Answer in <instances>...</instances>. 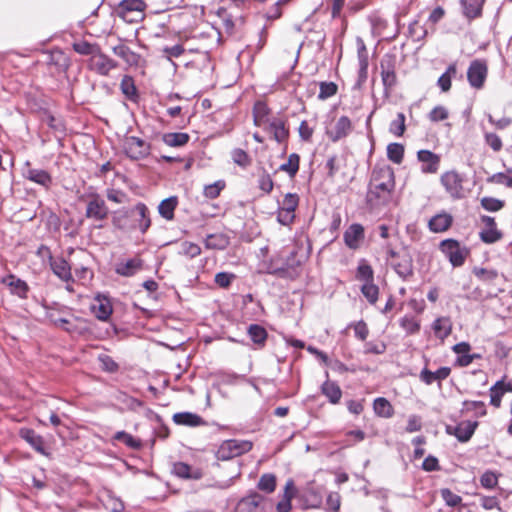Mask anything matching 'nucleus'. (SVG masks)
<instances>
[{
	"mask_svg": "<svg viewBox=\"0 0 512 512\" xmlns=\"http://www.w3.org/2000/svg\"><path fill=\"white\" fill-rule=\"evenodd\" d=\"M295 495L293 480H288L285 485L283 500L277 504L278 512H289L291 509V499Z\"/></svg>",
	"mask_w": 512,
	"mask_h": 512,
	"instance_id": "nucleus-29",
	"label": "nucleus"
},
{
	"mask_svg": "<svg viewBox=\"0 0 512 512\" xmlns=\"http://www.w3.org/2000/svg\"><path fill=\"white\" fill-rule=\"evenodd\" d=\"M2 282L11 289L12 293L22 298L26 297L28 292V285L25 281L17 278L14 275H8L3 279Z\"/></svg>",
	"mask_w": 512,
	"mask_h": 512,
	"instance_id": "nucleus-25",
	"label": "nucleus"
},
{
	"mask_svg": "<svg viewBox=\"0 0 512 512\" xmlns=\"http://www.w3.org/2000/svg\"><path fill=\"white\" fill-rule=\"evenodd\" d=\"M39 253L48 254L50 257V266L54 274L57 275L63 281H69L72 277L71 268L67 261L63 258L53 259L50 255V251L46 246L39 248Z\"/></svg>",
	"mask_w": 512,
	"mask_h": 512,
	"instance_id": "nucleus-10",
	"label": "nucleus"
},
{
	"mask_svg": "<svg viewBox=\"0 0 512 512\" xmlns=\"http://www.w3.org/2000/svg\"><path fill=\"white\" fill-rule=\"evenodd\" d=\"M361 291L370 303L374 304L377 301L379 289L373 282L364 283Z\"/></svg>",
	"mask_w": 512,
	"mask_h": 512,
	"instance_id": "nucleus-49",
	"label": "nucleus"
},
{
	"mask_svg": "<svg viewBox=\"0 0 512 512\" xmlns=\"http://www.w3.org/2000/svg\"><path fill=\"white\" fill-rule=\"evenodd\" d=\"M91 310L101 321L108 320L113 311L110 300L107 297L101 295H98L94 298L91 305Z\"/></svg>",
	"mask_w": 512,
	"mask_h": 512,
	"instance_id": "nucleus-14",
	"label": "nucleus"
},
{
	"mask_svg": "<svg viewBox=\"0 0 512 512\" xmlns=\"http://www.w3.org/2000/svg\"><path fill=\"white\" fill-rule=\"evenodd\" d=\"M300 158L297 154H290L286 163L280 166V170L287 172L291 177H294L299 169Z\"/></svg>",
	"mask_w": 512,
	"mask_h": 512,
	"instance_id": "nucleus-42",
	"label": "nucleus"
},
{
	"mask_svg": "<svg viewBox=\"0 0 512 512\" xmlns=\"http://www.w3.org/2000/svg\"><path fill=\"white\" fill-rule=\"evenodd\" d=\"M299 198L296 194L293 193H287L284 196L283 203L281 209H284L288 212L294 213L298 206Z\"/></svg>",
	"mask_w": 512,
	"mask_h": 512,
	"instance_id": "nucleus-60",
	"label": "nucleus"
},
{
	"mask_svg": "<svg viewBox=\"0 0 512 512\" xmlns=\"http://www.w3.org/2000/svg\"><path fill=\"white\" fill-rule=\"evenodd\" d=\"M357 278L364 283L373 282V270L367 263H361L357 269Z\"/></svg>",
	"mask_w": 512,
	"mask_h": 512,
	"instance_id": "nucleus-55",
	"label": "nucleus"
},
{
	"mask_svg": "<svg viewBox=\"0 0 512 512\" xmlns=\"http://www.w3.org/2000/svg\"><path fill=\"white\" fill-rule=\"evenodd\" d=\"M453 218L449 213L442 212L429 220V228L432 232L441 233L450 228Z\"/></svg>",
	"mask_w": 512,
	"mask_h": 512,
	"instance_id": "nucleus-21",
	"label": "nucleus"
},
{
	"mask_svg": "<svg viewBox=\"0 0 512 512\" xmlns=\"http://www.w3.org/2000/svg\"><path fill=\"white\" fill-rule=\"evenodd\" d=\"M352 130V123L347 116L340 117L334 127L327 131V135L333 142L346 137Z\"/></svg>",
	"mask_w": 512,
	"mask_h": 512,
	"instance_id": "nucleus-16",
	"label": "nucleus"
},
{
	"mask_svg": "<svg viewBox=\"0 0 512 512\" xmlns=\"http://www.w3.org/2000/svg\"><path fill=\"white\" fill-rule=\"evenodd\" d=\"M163 141L166 145L171 147H180L185 145L189 141V135L187 133H167L163 135Z\"/></svg>",
	"mask_w": 512,
	"mask_h": 512,
	"instance_id": "nucleus-36",
	"label": "nucleus"
},
{
	"mask_svg": "<svg viewBox=\"0 0 512 512\" xmlns=\"http://www.w3.org/2000/svg\"><path fill=\"white\" fill-rule=\"evenodd\" d=\"M321 391L332 404H337L342 396L340 387L335 382L328 380L322 384Z\"/></svg>",
	"mask_w": 512,
	"mask_h": 512,
	"instance_id": "nucleus-30",
	"label": "nucleus"
},
{
	"mask_svg": "<svg viewBox=\"0 0 512 512\" xmlns=\"http://www.w3.org/2000/svg\"><path fill=\"white\" fill-rule=\"evenodd\" d=\"M251 449L250 441L228 440L221 445L219 455L222 459H230L249 452Z\"/></svg>",
	"mask_w": 512,
	"mask_h": 512,
	"instance_id": "nucleus-7",
	"label": "nucleus"
},
{
	"mask_svg": "<svg viewBox=\"0 0 512 512\" xmlns=\"http://www.w3.org/2000/svg\"><path fill=\"white\" fill-rule=\"evenodd\" d=\"M448 118V111L444 106H436L429 113V119L432 122L442 121Z\"/></svg>",
	"mask_w": 512,
	"mask_h": 512,
	"instance_id": "nucleus-62",
	"label": "nucleus"
},
{
	"mask_svg": "<svg viewBox=\"0 0 512 512\" xmlns=\"http://www.w3.org/2000/svg\"><path fill=\"white\" fill-rule=\"evenodd\" d=\"M231 157L235 164H237L243 168L248 167L252 162V160H251L250 156L247 154V152L242 149H239V148L234 149L232 151Z\"/></svg>",
	"mask_w": 512,
	"mask_h": 512,
	"instance_id": "nucleus-46",
	"label": "nucleus"
},
{
	"mask_svg": "<svg viewBox=\"0 0 512 512\" xmlns=\"http://www.w3.org/2000/svg\"><path fill=\"white\" fill-rule=\"evenodd\" d=\"M485 0H461L466 17L473 19L480 16Z\"/></svg>",
	"mask_w": 512,
	"mask_h": 512,
	"instance_id": "nucleus-31",
	"label": "nucleus"
},
{
	"mask_svg": "<svg viewBox=\"0 0 512 512\" xmlns=\"http://www.w3.org/2000/svg\"><path fill=\"white\" fill-rule=\"evenodd\" d=\"M487 71L485 62L480 60L472 61L467 71V79L470 85L476 89L482 88L487 77Z\"/></svg>",
	"mask_w": 512,
	"mask_h": 512,
	"instance_id": "nucleus-8",
	"label": "nucleus"
},
{
	"mask_svg": "<svg viewBox=\"0 0 512 512\" xmlns=\"http://www.w3.org/2000/svg\"><path fill=\"white\" fill-rule=\"evenodd\" d=\"M112 52L117 57L121 58L128 66H138L141 56L132 51L128 46L119 43L112 47Z\"/></svg>",
	"mask_w": 512,
	"mask_h": 512,
	"instance_id": "nucleus-17",
	"label": "nucleus"
},
{
	"mask_svg": "<svg viewBox=\"0 0 512 512\" xmlns=\"http://www.w3.org/2000/svg\"><path fill=\"white\" fill-rule=\"evenodd\" d=\"M114 439L120 442H123L128 447L133 449H138L141 446V441L139 439L134 438L132 435L119 431L115 434Z\"/></svg>",
	"mask_w": 512,
	"mask_h": 512,
	"instance_id": "nucleus-47",
	"label": "nucleus"
},
{
	"mask_svg": "<svg viewBox=\"0 0 512 512\" xmlns=\"http://www.w3.org/2000/svg\"><path fill=\"white\" fill-rule=\"evenodd\" d=\"M503 385V380L498 381L493 385L490 389V403L495 406L496 408H499L501 405V398L503 396V391L501 390V386Z\"/></svg>",
	"mask_w": 512,
	"mask_h": 512,
	"instance_id": "nucleus-53",
	"label": "nucleus"
},
{
	"mask_svg": "<svg viewBox=\"0 0 512 512\" xmlns=\"http://www.w3.org/2000/svg\"><path fill=\"white\" fill-rule=\"evenodd\" d=\"M401 327L408 333V334H415L420 329V324L418 321H416L413 317L405 316L401 319Z\"/></svg>",
	"mask_w": 512,
	"mask_h": 512,
	"instance_id": "nucleus-56",
	"label": "nucleus"
},
{
	"mask_svg": "<svg viewBox=\"0 0 512 512\" xmlns=\"http://www.w3.org/2000/svg\"><path fill=\"white\" fill-rule=\"evenodd\" d=\"M120 88L122 93L128 98V99H135L137 97V89L134 83V80L130 76H124L120 83Z\"/></svg>",
	"mask_w": 512,
	"mask_h": 512,
	"instance_id": "nucleus-41",
	"label": "nucleus"
},
{
	"mask_svg": "<svg viewBox=\"0 0 512 512\" xmlns=\"http://www.w3.org/2000/svg\"><path fill=\"white\" fill-rule=\"evenodd\" d=\"M418 160L422 163L421 171L425 174H434L440 166V156L429 151L420 150L417 153Z\"/></svg>",
	"mask_w": 512,
	"mask_h": 512,
	"instance_id": "nucleus-11",
	"label": "nucleus"
},
{
	"mask_svg": "<svg viewBox=\"0 0 512 512\" xmlns=\"http://www.w3.org/2000/svg\"><path fill=\"white\" fill-rule=\"evenodd\" d=\"M478 422L476 421H462L457 426H447L446 432L449 435H454L460 442H467L474 434Z\"/></svg>",
	"mask_w": 512,
	"mask_h": 512,
	"instance_id": "nucleus-9",
	"label": "nucleus"
},
{
	"mask_svg": "<svg viewBox=\"0 0 512 512\" xmlns=\"http://www.w3.org/2000/svg\"><path fill=\"white\" fill-rule=\"evenodd\" d=\"M74 50L81 55H91L95 54L100 48L92 45L86 41H81L73 44Z\"/></svg>",
	"mask_w": 512,
	"mask_h": 512,
	"instance_id": "nucleus-50",
	"label": "nucleus"
},
{
	"mask_svg": "<svg viewBox=\"0 0 512 512\" xmlns=\"http://www.w3.org/2000/svg\"><path fill=\"white\" fill-rule=\"evenodd\" d=\"M108 215V208L105 205L104 200L100 198L92 199L86 209V216L95 220H103Z\"/></svg>",
	"mask_w": 512,
	"mask_h": 512,
	"instance_id": "nucleus-20",
	"label": "nucleus"
},
{
	"mask_svg": "<svg viewBox=\"0 0 512 512\" xmlns=\"http://www.w3.org/2000/svg\"><path fill=\"white\" fill-rule=\"evenodd\" d=\"M337 89V85L334 82H321L318 97L322 100L330 98L337 93Z\"/></svg>",
	"mask_w": 512,
	"mask_h": 512,
	"instance_id": "nucleus-54",
	"label": "nucleus"
},
{
	"mask_svg": "<svg viewBox=\"0 0 512 512\" xmlns=\"http://www.w3.org/2000/svg\"><path fill=\"white\" fill-rule=\"evenodd\" d=\"M358 60H359V67H361L363 70L368 69V54L366 46L362 39L358 38Z\"/></svg>",
	"mask_w": 512,
	"mask_h": 512,
	"instance_id": "nucleus-61",
	"label": "nucleus"
},
{
	"mask_svg": "<svg viewBox=\"0 0 512 512\" xmlns=\"http://www.w3.org/2000/svg\"><path fill=\"white\" fill-rule=\"evenodd\" d=\"M225 187L224 181H216L213 184L207 185L204 188V195L207 198L214 199L219 196L222 189Z\"/></svg>",
	"mask_w": 512,
	"mask_h": 512,
	"instance_id": "nucleus-57",
	"label": "nucleus"
},
{
	"mask_svg": "<svg viewBox=\"0 0 512 512\" xmlns=\"http://www.w3.org/2000/svg\"><path fill=\"white\" fill-rule=\"evenodd\" d=\"M123 148L128 157L134 160L143 159L149 155L150 145L136 136H127L123 140Z\"/></svg>",
	"mask_w": 512,
	"mask_h": 512,
	"instance_id": "nucleus-2",
	"label": "nucleus"
},
{
	"mask_svg": "<svg viewBox=\"0 0 512 512\" xmlns=\"http://www.w3.org/2000/svg\"><path fill=\"white\" fill-rule=\"evenodd\" d=\"M173 421L178 425L196 427L204 423L203 419L191 412H180L173 415Z\"/></svg>",
	"mask_w": 512,
	"mask_h": 512,
	"instance_id": "nucleus-26",
	"label": "nucleus"
},
{
	"mask_svg": "<svg viewBox=\"0 0 512 512\" xmlns=\"http://www.w3.org/2000/svg\"><path fill=\"white\" fill-rule=\"evenodd\" d=\"M456 74H457L456 65L450 64L448 66L447 70L445 71V73H443L439 77L437 84L443 92H447L450 90L452 78L455 77Z\"/></svg>",
	"mask_w": 512,
	"mask_h": 512,
	"instance_id": "nucleus-35",
	"label": "nucleus"
},
{
	"mask_svg": "<svg viewBox=\"0 0 512 512\" xmlns=\"http://www.w3.org/2000/svg\"><path fill=\"white\" fill-rule=\"evenodd\" d=\"M228 244V237L223 234H211L208 235L205 240V246L207 249L223 250L228 246Z\"/></svg>",
	"mask_w": 512,
	"mask_h": 512,
	"instance_id": "nucleus-34",
	"label": "nucleus"
},
{
	"mask_svg": "<svg viewBox=\"0 0 512 512\" xmlns=\"http://www.w3.org/2000/svg\"><path fill=\"white\" fill-rule=\"evenodd\" d=\"M130 214L134 218V221L137 222L139 230L142 233H145L151 225V219L147 206L144 203H138L130 210Z\"/></svg>",
	"mask_w": 512,
	"mask_h": 512,
	"instance_id": "nucleus-13",
	"label": "nucleus"
},
{
	"mask_svg": "<svg viewBox=\"0 0 512 512\" xmlns=\"http://www.w3.org/2000/svg\"><path fill=\"white\" fill-rule=\"evenodd\" d=\"M404 156V146L399 143H390L387 146V157L396 164H400Z\"/></svg>",
	"mask_w": 512,
	"mask_h": 512,
	"instance_id": "nucleus-40",
	"label": "nucleus"
},
{
	"mask_svg": "<svg viewBox=\"0 0 512 512\" xmlns=\"http://www.w3.org/2000/svg\"><path fill=\"white\" fill-rule=\"evenodd\" d=\"M172 472L176 476H178L180 478H185V479H190V478L199 479L201 477V473L198 470L192 471L191 466H189L188 464H186L184 462L174 463Z\"/></svg>",
	"mask_w": 512,
	"mask_h": 512,
	"instance_id": "nucleus-32",
	"label": "nucleus"
},
{
	"mask_svg": "<svg viewBox=\"0 0 512 512\" xmlns=\"http://www.w3.org/2000/svg\"><path fill=\"white\" fill-rule=\"evenodd\" d=\"M473 273L479 280L487 283H493L498 277L497 271L493 269L475 267Z\"/></svg>",
	"mask_w": 512,
	"mask_h": 512,
	"instance_id": "nucleus-43",
	"label": "nucleus"
},
{
	"mask_svg": "<svg viewBox=\"0 0 512 512\" xmlns=\"http://www.w3.org/2000/svg\"><path fill=\"white\" fill-rule=\"evenodd\" d=\"M446 192L455 199L463 196V179L456 171H447L440 178Z\"/></svg>",
	"mask_w": 512,
	"mask_h": 512,
	"instance_id": "nucleus-5",
	"label": "nucleus"
},
{
	"mask_svg": "<svg viewBox=\"0 0 512 512\" xmlns=\"http://www.w3.org/2000/svg\"><path fill=\"white\" fill-rule=\"evenodd\" d=\"M177 203V198L174 196L162 200L158 206L159 214L166 220H172Z\"/></svg>",
	"mask_w": 512,
	"mask_h": 512,
	"instance_id": "nucleus-33",
	"label": "nucleus"
},
{
	"mask_svg": "<svg viewBox=\"0 0 512 512\" xmlns=\"http://www.w3.org/2000/svg\"><path fill=\"white\" fill-rule=\"evenodd\" d=\"M451 373L449 367H441L437 371L432 372L428 369H423L420 373V379L427 385L432 384L434 381H441L446 379Z\"/></svg>",
	"mask_w": 512,
	"mask_h": 512,
	"instance_id": "nucleus-24",
	"label": "nucleus"
},
{
	"mask_svg": "<svg viewBox=\"0 0 512 512\" xmlns=\"http://www.w3.org/2000/svg\"><path fill=\"white\" fill-rule=\"evenodd\" d=\"M258 488L266 493H272L276 488V477L273 474H264L261 476Z\"/></svg>",
	"mask_w": 512,
	"mask_h": 512,
	"instance_id": "nucleus-44",
	"label": "nucleus"
},
{
	"mask_svg": "<svg viewBox=\"0 0 512 512\" xmlns=\"http://www.w3.org/2000/svg\"><path fill=\"white\" fill-rule=\"evenodd\" d=\"M405 129V115L403 113H398L396 119L390 123L389 131L400 137L404 134Z\"/></svg>",
	"mask_w": 512,
	"mask_h": 512,
	"instance_id": "nucleus-45",
	"label": "nucleus"
},
{
	"mask_svg": "<svg viewBox=\"0 0 512 512\" xmlns=\"http://www.w3.org/2000/svg\"><path fill=\"white\" fill-rule=\"evenodd\" d=\"M267 114V106L262 102H257L253 108L254 124L259 127L264 126L268 121H270L267 119Z\"/></svg>",
	"mask_w": 512,
	"mask_h": 512,
	"instance_id": "nucleus-37",
	"label": "nucleus"
},
{
	"mask_svg": "<svg viewBox=\"0 0 512 512\" xmlns=\"http://www.w3.org/2000/svg\"><path fill=\"white\" fill-rule=\"evenodd\" d=\"M248 334L251 340L258 345H263L267 338L266 330L257 324H252L248 328Z\"/></svg>",
	"mask_w": 512,
	"mask_h": 512,
	"instance_id": "nucleus-39",
	"label": "nucleus"
},
{
	"mask_svg": "<svg viewBox=\"0 0 512 512\" xmlns=\"http://www.w3.org/2000/svg\"><path fill=\"white\" fill-rule=\"evenodd\" d=\"M117 67L118 63L101 52L100 49L90 58V68L102 76H108Z\"/></svg>",
	"mask_w": 512,
	"mask_h": 512,
	"instance_id": "nucleus-6",
	"label": "nucleus"
},
{
	"mask_svg": "<svg viewBox=\"0 0 512 512\" xmlns=\"http://www.w3.org/2000/svg\"><path fill=\"white\" fill-rule=\"evenodd\" d=\"M142 268V260L139 257H134L116 265L115 271L117 274L125 277L135 275Z\"/></svg>",
	"mask_w": 512,
	"mask_h": 512,
	"instance_id": "nucleus-22",
	"label": "nucleus"
},
{
	"mask_svg": "<svg viewBox=\"0 0 512 512\" xmlns=\"http://www.w3.org/2000/svg\"><path fill=\"white\" fill-rule=\"evenodd\" d=\"M19 436L37 452L46 455L43 437L37 434L33 429L21 428L19 430Z\"/></svg>",
	"mask_w": 512,
	"mask_h": 512,
	"instance_id": "nucleus-18",
	"label": "nucleus"
},
{
	"mask_svg": "<svg viewBox=\"0 0 512 512\" xmlns=\"http://www.w3.org/2000/svg\"><path fill=\"white\" fill-rule=\"evenodd\" d=\"M277 142L284 141L288 136V130L281 119L273 118L262 126Z\"/></svg>",
	"mask_w": 512,
	"mask_h": 512,
	"instance_id": "nucleus-19",
	"label": "nucleus"
},
{
	"mask_svg": "<svg viewBox=\"0 0 512 512\" xmlns=\"http://www.w3.org/2000/svg\"><path fill=\"white\" fill-rule=\"evenodd\" d=\"M364 239V228L361 224L350 225L344 233V242L350 249L359 248Z\"/></svg>",
	"mask_w": 512,
	"mask_h": 512,
	"instance_id": "nucleus-15",
	"label": "nucleus"
},
{
	"mask_svg": "<svg viewBox=\"0 0 512 512\" xmlns=\"http://www.w3.org/2000/svg\"><path fill=\"white\" fill-rule=\"evenodd\" d=\"M25 177L30 181H33L44 187H49V185L52 183V179L49 173L42 169L28 168L25 172Z\"/></svg>",
	"mask_w": 512,
	"mask_h": 512,
	"instance_id": "nucleus-27",
	"label": "nucleus"
},
{
	"mask_svg": "<svg viewBox=\"0 0 512 512\" xmlns=\"http://www.w3.org/2000/svg\"><path fill=\"white\" fill-rule=\"evenodd\" d=\"M259 188L265 193H270L273 189V181L269 174L264 173L258 180Z\"/></svg>",
	"mask_w": 512,
	"mask_h": 512,
	"instance_id": "nucleus-64",
	"label": "nucleus"
},
{
	"mask_svg": "<svg viewBox=\"0 0 512 512\" xmlns=\"http://www.w3.org/2000/svg\"><path fill=\"white\" fill-rule=\"evenodd\" d=\"M498 474L493 471H486L480 477V483L484 488L493 489L498 483Z\"/></svg>",
	"mask_w": 512,
	"mask_h": 512,
	"instance_id": "nucleus-52",
	"label": "nucleus"
},
{
	"mask_svg": "<svg viewBox=\"0 0 512 512\" xmlns=\"http://www.w3.org/2000/svg\"><path fill=\"white\" fill-rule=\"evenodd\" d=\"M489 182L496 184H503L509 188H512V177L507 176L504 173H496L492 175L489 179Z\"/></svg>",
	"mask_w": 512,
	"mask_h": 512,
	"instance_id": "nucleus-63",
	"label": "nucleus"
},
{
	"mask_svg": "<svg viewBox=\"0 0 512 512\" xmlns=\"http://www.w3.org/2000/svg\"><path fill=\"white\" fill-rule=\"evenodd\" d=\"M481 221L484 228L480 232V238L483 242L491 244L500 240L502 233L496 229V223L493 217L482 216Z\"/></svg>",
	"mask_w": 512,
	"mask_h": 512,
	"instance_id": "nucleus-12",
	"label": "nucleus"
},
{
	"mask_svg": "<svg viewBox=\"0 0 512 512\" xmlns=\"http://www.w3.org/2000/svg\"><path fill=\"white\" fill-rule=\"evenodd\" d=\"M440 249L454 267L463 265L467 251L456 240L446 239L442 241Z\"/></svg>",
	"mask_w": 512,
	"mask_h": 512,
	"instance_id": "nucleus-4",
	"label": "nucleus"
},
{
	"mask_svg": "<svg viewBox=\"0 0 512 512\" xmlns=\"http://www.w3.org/2000/svg\"><path fill=\"white\" fill-rule=\"evenodd\" d=\"M440 494H441L442 499L445 501L446 505H448L450 507H456L462 501V498L459 495L453 493L448 488L441 489Z\"/></svg>",
	"mask_w": 512,
	"mask_h": 512,
	"instance_id": "nucleus-51",
	"label": "nucleus"
},
{
	"mask_svg": "<svg viewBox=\"0 0 512 512\" xmlns=\"http://www.w3.org/2000/svg\"><path fill=\"white\" fill-rule=\"evenodd\" d=\"M432 329L438 339L444 340L451 333L452 324L449 318L440 317L434 321Z\"/></svg>",
	"mask_w": 512,
	"mask_h": 512,
	"instance_id": "nucleus-28",
	"label": "nucleus"
},
{
	"mask_svg": "<svg viewBox=\"0 0 512 512\" xmlns=\"http://www.w3.org/2000/svg\"><path fill=\"white\" fill-rule=\"evenodd\" d=\"M481 205L487 211L495 212L500 210L504 206V202L496 198L484 197L481 200Z\"/></svg>",
	"mask_w": 512,
	"mask_h": 512,
	"instance_id": "nucleus-59",
	"label": "nucleus"
},
{
	"mask_svg": "<svg viewBox=\"0 0 512 512\" xmlns=\"http://www.w3.org/2000/svg\"><path fill=\"white\" fill-rule=\"evenodd\" d=\"M394 187L393 170L388 166L375 168L370 181V188L367 195L368 200L372 202L374 199H385L390 195Z\"/></svg>",
	"mask_w": 512,
	"mask_h": 512,
	"instance_id": "nucleus-1",
	"label": "nucleus"
},
{
	"mask_svg": "<svg viewBox=\"0 0 512 512\" xmlns=\"http://www.w3.org/2000/svg\"><path fill=\"white\" fill-rule=\"evenodd\" d=\"M374 411L377 415L381 417H391L393 414V408L389 401L385 398L379 397L374 400Z\"/></svg>",
	"mask_w": 512,
	"mask_h": 512,
	"instance_id": "nucleus-38",
	"label": "nucleus"
},
{
	"mask_svg": "<svg viewBox=\"0 0 512 512\" xmlns=\"http://www.w3.org/2000/svg\"><path fill=\"white\" fill-rule=\"evenodd\" d=\"M381 77L383 84L386 88H391L396 83V75L393 69L384 68L383 63H381Z\"/></svg>",
	"mask_w": 512,
	"mask_h": 512,
	"instance_id": "nucleus-58",
	"label": "nucleus"
},
{
	"mask_svg": "<svg viewBox=\"0 0 512 512\" xmlns=\"http://www.w3.org/2000/svg\"><path fill=\"white\" fill-rule=\"evenodd\" d=\"M263 497L257 493L251 494L240 500L236 512H260L259 506Z\"/></svg>",
	"mask_w": 512,
	"mask_h": 512,
	"instance_id": "nucleus-23",
	"label": "nucleus"
},
{
	"mask_svg": "<svg viewBox=\"0 0 512 512\" xmlns=\"http://www.w3.org/2000/svg\"><path fill=\"white\" fill-rule=\"evenodd\" d=\"M200 253H201V248H200V246H198L195 243L185 241V242H182L180 245L179 254H181V255H184V256H187L190 258H194V257L200 255Z\"/></svg>",
	"mask_w": 512,
	"mask_h": 512,
	"instance_id": "nucleus-48",
	"label": "nucleus"
},
{
	"mask_svg": "<svg viewBox=\"0 0 512 512\" xmlns=\"http://www.w3.org/2000/svg\"><path fill=\"white\" fill-rule=\"evenodd\" d=\"M388 255L391 258L390 264L401 278L406 279L412 276L413 261L408 253H398L394 250H389Z\"/></svg>",
	"mask_w": 512,
	"mask_h": 512,
	"instance_id": "nucleus-3",
	"label": "nucleus"
}]
</instances>
